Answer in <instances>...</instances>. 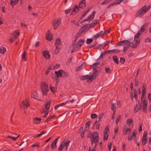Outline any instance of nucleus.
Wrapping results in <instances>:
<instances>
[{"label":"nucleus","mask_w":151,"mask_h":151,"mask_svg":"<svg viewBox=\"0 0 151 151\" xmlns=\"http://www.w3.org/2000/svg\"><path fill=\"white\" fill-rule=\"evenodd\" d=\"M151 8V4H150L147 7H146V5L144 6L137 12L136 16L138 17H142Z\"/></svg>","instance_id":"1"},{"label":"nucleus","mask_w":151,"mask_h":151,"mask_svg":"<svg viewBox=\"0 0 151 151\" xmlns=\"http://www.w3.org/2000/svg\"><path fill=\"white\" fill-rule=\"evenodd\" d=\"M90 140L91 142V144L93 145V142L95 144V147L98 145L99 142V135L97 132H93L91 134L90 137Z\"/></svg>","instance_id":"2"},{"label":"nucleus","mask_w":151,"mask_h":151,"mask_svg":"<svg viewBox=\"0 0 151 151\" xmlns=\"http://www.w3.org/2000/svg\"><path fill=\"white\" fill-rule=\"evenodd\" d=\"M118 46H123V50L124 52H125L129 48V40H124L119 41L118 44Z\"/></svg>","instance_id":"3"},{"label":"nucleus","mask_w":151,"mask_h":151,"mask_svg":"<svg viewBox=\"0 0 151 151\" xmlns=\"http://www.w3.org/2000/svg\"><path fill=\"white\" fill-rule=\"evenodd\" d=\"M132 38L129 39V46L133 48H135L139 45L140 43V40L139 39L137 40H134L132 42H131L132 41Z\"/></svg>","instance_id":"4"},{"label":"nucleus","mask_w":151,"mask_h":151,"mask_svg":"<svg viewBox=\"0 0 151 151\" xmlns=\"http://www.w3.org/2000/svg\"><path fill=\"white\" fill-rule=\"evenodd\" d=\"M41 88L43 94L47 95V93L49 91L48 86L45 82H42L41 83Z\"/></svg>","instance_id":"5"},{"label":"nucleus","mask_w":151,"mask_h":151,"mask_svg":"<svg viewBox=\"0 0 151 151\" xmlns=\"http://www.w3.org/2000/svg\"><path fill=\"white\" fill-rule=\"evenodd\" d=\"M89 29V27L88 26V24H85L83 27H82L79 30L78 32L77 33L76 35V37H79L80 36L81 34L83 32H86L87 30H88Z\"/></svg>","instance_id":"6"},{"label":"nucleus","mask_w":151,"mask_h":151,"mask_svg":"<svg viewBox=\"0 0 151 151\" xmlns=\"http://www.w3.org/2000/svg\"><path fill=\"white\" fill-rule=\"evenodd\" d=\"M61 22V19H54L52 22V23L55 29H57Z\"/></svg>","instance_id":"7"},{"label":"nucleus","mask_w":151,"mask_h":151,"mask_svg":"<svg viewBox=\"0 0 151 151\" xmlns=\"http://www.w3.org/2000/svg\"><path fill=\"white\" fill-rule=\"evenodd\" d=\"M79 9L78 6L77 5H76L73 7V10L70 14V16H73L79 11Z\"/></svg>","instance_id":"8"},{"label":"nucleus","mask_w":151,"mask_h":151,"mask_svg":"<svg viewBox=\"0 0 151 151\" xmlns=\"http://www.w3.org/2000/svg\"><path fill=\"white\" fill-rule=\"evenodd\" d=\"M96 78V76L93 75H92L91 76H88V75H85L81 77V80H84L88 78V80H91L92 79H95Z\"/></svg>","instance_id":"9"},{"label":"nucleus","mask_w":151,"mask_h":151,"mask_svg":"<svg viewBox=\"0 0 151 151\" xmlns=\"http://www.w3.org/2000/svg\"><path fill=\"white\" fill-rule=\"evenodd\" d=\"M145 86H143L142 87V94L141 96V101L142 102L145 101Z\"/></svg>","instance_id":"10"},{"label":"nucleus","mask_w":151,"mask_h":151,"mask_svg":"<svg viewBox=\"0 0 151 151\" xmlns=\"http://www.w3.org/2000/svg\"><path fill=\"white\" fill-rule=\"evenodd\" d=\"M23 105L24 106V109H27L28 106H29V104L28 101L27 99H26L24 101H22L20 105L21 108H22V105Z\"/></svg>","instance_id":"11"},{"label":"nucleus","mask_w":151,"mask_h":151,"mask_svg":"<svg viewBox=\"0 0 151 151\" xmlns=\"http://www.w3.org/2000/svg\"><path fill=\"white\" fill-rule=\"evenodd\" d=\"M148 23H145L142 27L137 32V35H140L145 30V29L146 28L148 24Z\"/></svg>","instance_id":"12"},{"label":"nucleus","mask_w":151,"mask_h":151,"mask_svg":"<svg viewBox=\"0 0 151 151\" xmlns=\"http://www.w3.org/2000/svg\"><path fill=\"white\" fill-rule=\"evenodd\" d=\"M131 132V129L128 128L126 126L123 128V134L124 135H125L127 134H129Z\"/></svg>","instance_id":"13"},{"label":"nucleus","mask_w":151,"mask_h":151,"mask_svg":"<svg viewBox=\"0 0 151 151\" xmlns=\"http://www.w3.org/2000/svg\"><path fill=\"white\" fill-rule=\"evenodd\" d=\"M46 38L47 40L50 41L52 39V35L50 34V31L48 30L46 34Z\"/></svg>","instance_id":"14"},{"label":"nucleus","mask_w":151,"mask_h":151,"mask_svg":"<svg viewBox=\"0 0 151 151\" xmlns=\"http://www.w3.org/2000/svg\"><path fill=\"white\" fill-rule=\"evenodd\" d=\"M85 0H82L79 2V8L83 9L86 7Z\"/></svg>","instance_id":"15"},{"label":"nucleus","mask_w":151,"mask_h":151,"mask_svg":"<svg viewBox=\"0 0 151 151\" xmlns=\"http://www.w3.org/2000/svg\"><path fill=\"white\" fill-rule=\"evenodd\" d=\"M19 30H16L12 33V35L14 38H17L19 35Z\"/></svg>","instance_id":"16"},{"label":"nucleus","mask_w":151,"mask_h":151,"mask_svg":"<svg viewBox=\"0 0 151 151\" xmlns=\"http://www.w3.org/2000/svg\"><path fill=\"white\" fill-rule=\"evenodd\" d=\"M42 54L44 58L46 59H49L50 57L49 52L46 50H45L43 51Z\"/></svg>","instance_id":"17"},{"label":"nucleus","mask_w":151,"mask_h":151,"mask_svg":"<svg viewBox=\"0 0 151 151\" xmlns=\"http://www.w3.org/2000/svg\"><path fill=\"white\" fill-rule=\"evenodd\" d=\"M58 138H56L52 142L51 144V147L52 149H55L57 147L56 143L58 142Z\"/></svg>","instance_id":"18"},{"label":"nucleus","mask_w":151,"mask_h":151,"mask_svg":"<svg viewBox=\"0 0 151 151\" xmlns=\"http://www.w3.org/2000/svg\"><path fill=\"white\" fill-rule=\"evenodd\" d=\"M60 66V65L58 64H53L50 66V69H56Z\"/></svg>","instance_id":"19"},{"label":"nucleus","mask_w":151,"mask_h":151,"mask_svg":"<svg viewBox=\"0 0 151 151\" xmlns=\"http://www.w3.org/2000/svg\"><path fill=\"white\" fill-rule=\"evenodd\" d=\"M97 23L96 20H93L90 24H88V26L90 28H91L93 27L97 24Z\"/></svg>","instance_id":"20"},{"label":"nucleus","mask_w":151,"mask_h":151,"mask_svg":"<svg viewBox=\"0 0 151 151\" xmlns=\"http://www.w3.org/2000/svg\"><path fill=\"white\" fill-rule=\"evenodd\" d=\"M99 68H96V67L93 68V72L94 76H97L98 74V72L99 71Z\"/></svg>","instance_id":"21"},{"label":"nucleus","mask_w":151,"mask_h":151,"mask_svg":"<svg viewBox=\"0 0 151 151\" xmlns=\"http://www.w3.org/2000/svg\"><path fill=\"white\" fill-rule=\"evenodd\" d=\"M85 65V63L84 62L82 64L79 66L76 69V70L77 71H79L81 69H83Z\"/></svg>","instance_id":"22"},{"label":"nucleus","mask_w":151,"mask_h":151,"mask_svg":"<svg viewBox=\"0 0 151 151\" xmlns=\"http://www.w3.org/2000/svg\"><path fill=\"white\" fill-rule=\"evenodd\" d=\"M127 123H128L129 126L132 128L133 127V120L132 119H129L127 120Z\"/></svg>","instance_id":"23"},{"label":"nucleus","mask_w":151,"mask_h":151,"mask_svg":"<svg viewBox=\"0 0 151 151\" xmlns=\"http://www.w3.org/2000/svg\"><path fill=\"white\" fill-rule=\"evenodd\" d=\"M41 120V119L40 118H35L33 119V122L34 124H38L40 122Z\"/></svg>","instance_id":"24"},{"label":"nucleus","mask_w":151,"mask_h":151,"mask_svg":"<svg viewBox=\"0 0 151 151\" xmlns=\"http://www.w3.org/2000/svg\"><path fill=\"white\" fill-rule=\"evenodd\" d=\"M80 47L79 46L76 44L74 45L73 49L71 51V52L72 53L74 51H75L78 50V49L80 48Z\"/></svg>","instance_id":"25"},{"label":"nucleus","mask_w":151,"mask_h":151,"mask_svg":"<svg viewBox=\"0 0 151 151\" xmlns=\"http://www.w3.org/2000/svg\"><path fill=\"white\" fill-rule=\"evenodd\" d=\"M61 70V77H68V74L62 70Z\"/></svg>","instance_id":"26"},{"label":"nucleus","mask_w":151,"mask_h":151,"mask_svg":"<svg viewBox=\"0 0 151 151\" xmlns=\"http://www.w3.org/2000/svg\"><path fill=\"white\" fill-rule=\"evenodd\" d=\"M6 52V48L0 46V52L2 54H4Z\"/></svg>","instance_id":"27"},{"label":"nucleus","mask_w":151,"mask_h":151,"mask_svg":"<svg viewBox=\"0 0 151 151\" xmlns=\"http://www.w3.org/2000/svg\"><path fill=\"white\" fill-rule=\"evenodd\" d=\"M141 105H136L134 109V112H137L141 108Z\"/></svg>","instance_id":"28"},{"label":"nucleus","mask_w":151,"mask_h":151,"mask_svg":"<svg viewBox=\"0 0 151 151\" xmlns=\"http://www.w3.org/2000/svg\"><path fill=\"white\" fill-rule=\"evenodd\" d=\"M98 121L96 120L93 124V126H96V129H99L100 125V124L98 123Z\"/></svg>","instance_id":"29"},{"label":"nucleus","mask_w":151,"mask_h":151,"mask_svg":"<svg viewBox=\"0 0 151 151\" xmlns=\"http://www.w3.org/2000/svg\"><path fill=\"white\" fill-rule=\"evenodd\" d=\"M61 43V40L58 38L55 41V44L56 46L60 45Z\"/></svg>","instance_id":"30"},{"label":"nucleus","mask_w":151,"mask_h":151,"mask_svg":"<svg viewBox=\"0 0 151 151\" xmlns=\"http://www.w3.org/2000/svg\"><path fill=\"white\" fill-rule=\"evenodd\" d=\"M84 41L83 40L81 39L78 41L76 44L79 46L80 47L83 44Z\"/></svg>","instance_id":"31"},{"label":"nucleus","mask_w":151,"mask_h":151,"mask_svg":"<svg viewBox=\"0 0 151 151\" xmlns=\"http://www.w3.org/2000/svg\"><path fill=\"white\" fill-rule=\"evenodd\" d=\"M95 13V12H93L88 17L87 19H93Z\"/></svg>","instance_id":"32"},{"label":"nucleus","mask_w":151,"mask_h":151,"mask_svg":"<svg viewBox=\"0 0 151 151\" xmlns=\"http://www.w3.org/2000/svg\"><path fill=\"white\" fill-rule=\"evenodd\" d=\"M104 140H107L108 138L109 135L107 133H106V132L104 131Z\"/></svg>","instance_id":"33"},{"label":"nucleus","mask_w":151,"mask_h":151,"mask_svg":"<svg viewBox=\"0 0 151 151\" xmlns=\"http://www.w3.org/2000/svg\"><path fill=\"white\" fill-rule=\"evenodd\" d=\"M50 102H47L45 103V108L46 109L48 110L50 106Z\"/></svg>","instance_id":"34"},{"label":"nucleus","mask_w":151,"mask_h":151,"mask_svg":"<svg viewBox=\"0 0 151 151\" xmlns=\"http://www.w3.org/2000/svg\"><path fill=\"white\" fill-rule=\"evenodd\" d=\"M113 61L116 63L117 64H118L119 63L118 60L117 58V56H114L113 57Z\"/></svg>","instance_id":"35"},{"label":"nucleus","mask_w":151,"mask_h":151,"mask_svg":"<svg viewBox=\"0 0 151 151\" xmlns=\"http://www.w3.org/2000/svg\"><path fill=\"white\" fill-rule=\"evenodd\" d=\"M70 141L67 140L64 143L63 142V145H64V147L66 146V148H67L68 147L69 145V143H70Z\"/></svg>","instance_id":"36"},{"label":"nucleus","mask_w":151,"mask_h":151,"mask_svg":"<svg viewBox=\"0 0 151 151\" xmlns=\"http://www.w3.org/2000/svg\"><path fill=\"white\" fill-rule=\"evenodd\" d=\"M55 76L58 77L60 76L61 77V70H60L58 71H55Z\"/></svg>","instance_id":"37"},{"label":"nucleus","mask_w":151,"mask_h":151,"mask_svg":"<svg viewBox=\"0 0 151 151\" xmlns=\"http://www.w3.org/2000/svg\"><path fill=\"white\" fill-rule=\"evenodd\" d=\"M104 113H102L100 114L99 117V120L98 121H102V119L103 118V116L104 115Z\"/></svg>","instance_id":"38"},{"label":"nucleus","mask_w":151,"mask_h":151,"mask_svg":"<svg viewBox=\"0 0 151 151\" xmlns=\"http://www.w3.org/2000/svg\"><path fill=\"white\" fill-rule=\"evenodd\" d=\"M64 147V145H63V143H62L58 150V151H61L63 149Z\"/></svg>","instance_id":"39"},{"label":"nucleus","mask_w":151,"mask_h":151,"mask_svg":"<svg viewBox=\"0 0 151 151\" xmlns=\"http://www.w3.org/2000/svg\"><path fill=\"white\" fill-rule=\"evenodd\" d=\"M22 147H26L27 145V140H26L25 141H23L22 142Z\"/></svg>","instance_id":"40"},{"label":"nucleus","mask_w":151,"mask_h":151,"mask_svg":"<svg viewBox=\"0 0 151 151\" xmlns=\"http://www.w3.org/2000/svg\"><path fill=\"white\" fill-rule=\"evenodd\" d=\"M142 144L143 145H145L147 142V138H142Z\"/></svg>","instance_id":"41"},{"label":"nucleus","mask_w":151,"mask_h":151,"mask_svg":"<svg viewBox=\"0 0 151 151\" xmlns=\"http://www.w3.org/2000/svg\"><path fill=\"white\" fill-rule=\"evenodd\" d=\"M71 22L72 23H73L74 24L76 25H79V24H78V20L77 21L74 20H72L71 21Z\"/></svg>","instance_id":"42"},{"label":"nucleus","mask_w":151,"mask_h":151,"mask_svg":"<svg viewBox=\"0 0 151 151\" xmlns=\"http://www.w3.org/2000/svg\"><path fill=\"white\" fill-rule=\"evenodd\" d=\"M103 32V31H101L97 33L96 35L95 36H94V37L96 39H97L98 37H99Z\"/></svg>","instance_id":"43"},{"label":"nucleus","mask_w":151,"mask_h":151,"mask_svg":"<svg viewBox=\"0 0 151 151\" xmlns=\"http://www.w3.org/2000/svg\"><path fill=\"white\" fill-rule=\"evenodd\" d=\"M37 94V93L36 92L33 93L31 95L32 98H33L34 99H37L35 97V96Z\"/></svg>","instance_id":"44"},{"label":"nucleus","mask_w":151,"mask_h":151,"mask_svg":"<svg viewBox=\"0 0 151 151\" xmlns=\"http://www.w3.org/2000/svg\"><path fill=\"white\" fill-rule=\"evenodd\" d=\"M66 118V116L65 115L63 116H61L59 119V121H63Z\"/></svg>","instance_id":"45"},{"label":"nucleus","mask_w":151,"mask_h":151,"mask_svg":"<svg viewBox=\"0 0 151 151\" xmlns=\"http://www.w3.org/2000/svg\"><path fill=\"white\" fill-rule=\"evenodd\" d=\"M137 90L136 89H135L134 92V97L135 99L136 100H137Z\"/></svg>","instance_id":"46"},{"label":"nucleus","mask_w":151,"mask_h":151,"mask_svg":"<svg viewBox=\"0 0 151 151\" xmlns=\"http://www.w3.org/2000/svg\"><path fill=\"white\" fill-rule=\"evenodd\" d=\"M89 11V10L88 9L87 11L83 12L82 15V17L81 18V19H82L84 17Z\"/></svg>","instance_id":"47"},{"label":"nucleus","mask_w":151,"mask_h":151,"mask_svg":"<svg viewBox=\"0 0 151 151\" xmlns=\"http://www.w3.org/2000/svg\"><path fill=\"white\" fill-rule=\"evenodd\" d=\"M58 46H56V48L55 51V55L57 54L60 51V49H59L58 47Z\"/></svg>","instance_id":"48"},{"label":"nucleus","mask_w":151,"mask_h":151,"mask_svg":"<svg viewBox=\"0 0 151 151\" xmlns=\"http://www.w3.org/2000/svg\"><path fill=\"white\" fill-rule=\"evenodd\" d=\"M116 105V104L115 103L111 105V107H112L111 110L114 112L115 111V109L116 108V106H115Z\"/></svg>","instance_id":"49"},{"label":"nucleus","mask_w":151,"mask_h":151,"mask_svg":"<svg viewBox=\"0 0 151 151\" xmlns=\"http://www.w3.org/2000/svg\"><path fill=\"white\" fill-rule=\"evenodd\" d=\"M17 3L15 1H14L13 0H11V2H10V4L11 5L13 6L15 5Z\"/></svg>","instance_id":"50"},{"label":"nucleus","mask_w":151,"mask_h":151,"mask_svg":"<svg viewBox=\"0 0 151 151\" xmlns=\"http://www.w3.org/2000/svg\"><path fill=\"white\" fill-rule=\"evenodd\" d=\"M109 2H109V0H105L104 1H103L102 2L101 4V5H104V4H107Z\"/></svg>","instance_id":"51"},{"label":"nucleus","mask_w":151,"mask_h":151,"mask_svg":"<svg viewBox=\"0 0 151 151\" xmlns=\"http://www.w3.org/2000/svg\"><path fill=\"white\" fill-rule=\"evenodd\" d=\"M121 119V116L120 115H119L118 117L116 119V124L117 125L118 124V123L120 121Z\"/></svg>","instance_id":"52"},{"label":"nucleus","mask_w":151,"mask_h":151,"mask_svg":"<svg viewBox=\"0 0 151 151\" xmlns=\"http://www.w3.org/2000/svg\"><path fill=\"white\" fill-rule=\"evenodd\" d=\"M72 10V9L70 8H69L68 9L66 10L65 11V13L66 14H67L69 13Z\"/></svg>","instance_id":"53"},{"label":"nucleus","mask_w":151,"mask_h":151,"mask_svg":"<svg viewBox=\"0 0 151 151\" xmlns=\"http://www.w3.org/2000/svg\"><path fill=\"white\" fill-rule=\"evenodd\" d=\"M135 85L136 87H138L139 86V81L136 78L135 79Z\"/></svg>","instance_id":"54"},{"label":"nucleus","mask_w":151,"mask_h":151,"mask_svg":"<svg viewBox=\"0 0 151 151\" xmlns=\"http://www.w3.org/2000/svg\"><path fill=\"white\" fill-rule=\"evenodd\" d=\"M50 90L52 92V93H54L57 90V88L55 87H52L51 86H50Z\"/></svg>","instance_id":"55"},{"label":"nucleus","mask_w":151,"mask_h":151,"mask_svg":"<svg viewBox=\"0 0 151 151\" xmlns=\"http://www.w3.org/2000/svg\"><path fill=\"white\" fill-rule=\"evenodd\" d=\"M97 116L96 114H92L91 115V117L92 119H93L97 117Z\"/></svg>","instance_id":"56"},{"label":"nucleus","mask_w":151,"mask_h":151,"mask_svg":"<svg viewBox=\"0 0 151 151\" xmlns=\"http://www.w3.org/2000/svg\"><path fill=\"white\" fill-rule=\"evenodd\" d=\"M145 41L146 43L151 42V39L147 38L145 40Z\"/></svg>","instance_id":"57"},{"label":"nucleus","mask_w":151,"mask_h":151,"mask_svg":"<svg viewBox=\"0 0 151 151\" xmlns=\"http://www.w3.org/2000/svg\"><path fill=\"white\" fill-rule=\"evenodd\" d=\"M125 60L124 58H120V62L121 63H122V64H124L125 62Z\"/></svg>","instance_id":"58"},{"label":"nucleus","mask_w":151,"mask_h":151,"mask_svg":"<svg viewBox=\"0 0 151 151\" xmlns=\"http://www.w3.org/2000/svg\"><path fill=\"white\" fill-rule=\"evenodd\" d=\"M93 40L92 39H88L87 40L86 43L87 44H89L93 41Z\"/></svg>","instance_id":"59"},{"label":"nucleus","mask_w":151,"mask_h":151,"mask_svg":"<svg viewBox=\"0 0 151 151\" xmlns=\"http://www.w3.org/2000/svg\"><path fill=\"white\" fill-rule=\"evenodd\" d=\"M106 53V51H103V52H102L101 55L99 58H100L101 59L102 58L104 55H105V54Z\"/></svg>","instance_id":"60"},{"label":"nucleus","mask_w":151,"mask_h":151,"mask_svg":"<svg viewBox=\"0 0 151 151\" xmlns=\"http://www.w3.org/2000/svg\"><path fill=\"white\" fill-rule=\"evenodd\" d=\"M105 70L107 73H110L111 72V70L109 68L106 67L105 68Z\"/></svg>","instance_id":"61"},{"label":"nucleus","mask_w":151,"mask_h":151,"mask_svg":"<svg viewBox=\"0 0 151 151\" xmlns=\"http://www.w3.org/2000/svg\"><path fill=\"white\" fill-rule=\"evenodd\" d=\"M130 35L129 32L128 31L124 33V35L126 37H128Z\"/></svg>","instance_id":"62"},{"label":"nucleus","mask_w":151,"mask_h":151,"mask_svg":"<svg viewBox=\"0 0 151 151\" xmlns=\"http://www.w3.org/2000/svg\"><path fill=\"white\" fill-rule=\"evenodd\" d=\"M122 149L124 151H125L126 150V145L125 143L122 144Z\"/></svg>","instance_id":"63"},{"label":"nucleus","mask_w":151,"mask_h":151,"mask_svg":"<svg viewBox=\"0 0 151 151\" xmlns=\"http://www.w3.org/2000/svg\"><path fill=\"white\" fill-rule=\"evenodd\" d=\"M110 30L109 29L106 30L103 33V35H107V34L109 33L110 32Z\"/></svg>","instance_id":"64"}]
</instances>
